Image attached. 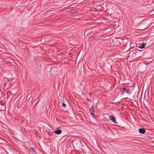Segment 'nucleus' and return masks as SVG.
Wrapping results in <instances>:
<instances>
[{
  "label": "nucleus",
  "mask_w": 154,
  "mask_h": 154,
  "mask_svg": "<svg viewBox=\"0 0 154 154\" xmlns=\"http://www.w3.org/2000/svg\"><path fill=\"white\" fill-rule=\"evenodd\" d=\"M75 147L76 148L79 149L81 147V143L80 141H77L76 143H74Z\"/></svg>",
  "instance_id": "nucleus-2"
},
{
  "label": "nucleus",
  "mask_w": 154,
  "mask_h": 154,
  "mask_svg": "<svg viewBox=\"0 0 154 154\" xmlns=\"http://www.w3.org/2000/svg\"><path fill=\"white\" fill-rule=\"evenodd\" d=\"M90 110L92 112V113L91 114V115H92V114L94 115V114L93 113L94 112V109L93 105L91 107L90 109Z\"/></svg>",
  "instance_id": "nucleus-7"
},
{
  "label": "nucleus",
  "mask_w": 154,
  "mask_h": 154,
  "mask_svg": "<svg viewBox=\"0 0 154 154\" xmlns=\"http://www.w3.org/2000/svg\"><path fill=\"white\" fill-rule=\"evenodd\" d=\"M62 105L64 108H65L66 106V104L64 103H62Z\"/></svg>",
  "instance_id": "nucleus-10"
},
{
  "label": "nucleus",
  "mask_w": 154,
  "mask_h": 154,
  "mask_svg": "<svg viewBox=\"0 0 154 154\" xmlns=\"http://www.w3.org/2000/svg\"><path fill=\"white\" fill-rule=\"evenodd\" d=\"M70 12L73 14L76 13V11H74V10H71V11H70Z\"/></svg>",
  "instance_id": "nucleus-9"
},
{
  "label": "nucleus",
  "mask_w": 154,
  "mask_h": 154,
  "mask_svg": "<svg viewBox=\"0 0 154 154\" xmlns=\"http://www.w3.org/2000/svg\"><path fill=\"white\" fill-rule=\"evenodd\" d=\"M62 130L59 129H57V130L54 131L55 133L57 134H60L62 133Z\"/></svg>",
  "instance_id": "nucleus-5"
},
{
  "label": "nucleus",
  "mask_w": 154,
  "mask_h": 154,
  "mask_svg": "<svg viewBox=\"0 0 154 154\" xmlns=\"http://www.w3.org/2000/svg\"><path fill=\"white\" fill-rule=\"evenodd\" d=\"M30 151L32 153H34V154H37L36 150L34 148L31 147L30 149Z\"/></svg>",
  "instance_id": "nucleus-4"
},
{
  "label": "nucleus",
  "mask_w": 154,
  "mask_h": 154,
  "mask_svg": "<svg viewBox=\"0 0 154 154\" xmlns=\"http://www.w3.org/2000/svg\"><path fill=\"white\" fill-rule=\"evenodd\" d=\"M145 130L144 128H140L139 129V131L141 134H144L145 132Z\"/></svg>",
  "instance_id": "nucleus-6"
},
{
  "label": "nucleus",
  "mask_w": 154,
  "mask_h": 154,
  "mask_svg": "<svg viewBox=\"0 0 154 154\" xmlns=\"http://www.w3.org/2000/svg\"><path fill=\"white\" fill-rule=\"evenodd\" d=\"M121 91L122 92V95H124L125 93H127V94H129L130 91L128 89H126L124 88H123L121 89Z\"/></svg>",
  "instance_id": "nucleus-1"
},
{
  "label": "nucleus",
  "mask_w": 154,
  "mask_h": 154,
  "mask_svg": "<svg viewBox=\"0 0 154 154\" xmlns=\"http://www.w3.org/2000/svg\"><path fill=\"white\" fill-rule=\"evenodd\" d=\"M145 47V44L144 43L141 44L140 45L139 47L140 49L144 48Z\"/></svg>",
  "instance_id": "nucleus-8"
},
{
  "label": "nucleus",
  "mask_w": 154,
  "mask_h": 154,
  "mask_svg": "<svg viewBox=\"0 0 154 154\" xmlns=\"http://www.w3.org/2000/svg\"><path fill=\"white\" fill-rule=\"evenodd\" d=\"M109 118L112 122L115 123H116V119L112 115L109 116Z\"/></svg>",
  "instance_id": "nucleus-3"
}]
</instances>
